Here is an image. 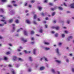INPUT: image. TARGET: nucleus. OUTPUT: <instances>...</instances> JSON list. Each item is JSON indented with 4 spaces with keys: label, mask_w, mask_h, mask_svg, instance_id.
<instances>
[{
    "label": "nucleus",
    "mask_w": 74,
    "mask_h": 74,
    "mask_svg": "<svg viewBox=\"0 0 74 74\" xmlns=\"http://www.w3.org/2000/svg\"><path fill=\"white\" fill-rule=\"evenodd\" d=\"M66 62H69V60L66 59Z\"/></svg>",
    "instance_id": "680f3d73"
},
{
    "label": "nucleus",
    "mask_w": 74,
    "mask_h": 74,
    "mask_svg": "<svg viewBox=\"0 0 74 74\" xmlns=\"http://www.w3.org/2000/svg\"><path fill=\"white\" fill-rule=\"evenodd\" d=\"M27 3H25V6H27Z\"/></svg>",
    "instance_id": "79ce46f5"
},
{
    "label": "nucleus",
    "mask_w": 74,
    "mask_h": 74,
    "mask_svg": "<svg viewBox=\"0 0 74 74\" xmlns=\"http://www.w3.org/2000/svg\"><path fill=\"white\" fill-rule=\"evenodd\" d=\"M13 20L12 19L10 20L9 21V23H12Z\"/></svg>",
    "instance_id": "f3484780"
},
{
    "label": "nucleus",
    "mask_w": 74,
    "mask_h": 74,
    "mask_svg": "<svg viewBox=\"0 0 74 74\" xmlns=\"http://www.w3.org/2000/svg\"><path fill=\"white\" fill-rule=\"evenodd\" d=\"M62 43H59V45H62Z\"/></svg>",
    "instance_id": "3c124183"
},
{
    "label": "nucleus",
    "mask_w": 74,
    "mask_h": 74,
    "mask_svg": "<svg viewBox=\"0 0 74 74\" xmlns=\"http://www.w3.org/2000/svg\"><path fill=\"white\" fill-rule=\"evenodd\" d=\"M38 8L39 9V11H41L42 9V7L40 6L38 7Z\"/></svg>",
    "instance_id": "423d86ee"
},
{
    "label": "nucleus",
    "mask_w": 74,
    "mask_h": 74,
    "mask_svg": "<svg viewBox=\"0 0 74 74\" xmlns=\"http://www.w3.org/2000/svg\"><path fill=\"white\" fill-rule=\"evenodd\" d=\"M4 24H0V26H4Z\"/></svg>",
    "instance_id": "864d4df0"
},
{
    "label": "nucleus",
    "mask_w": 74,
    "mask_h": 74,
    "mask_svg": "<svg viewBox=\"0 0 74 74\" xmlns=\"http://www.w3.org/2000/svg\"><path fill=\"white\" fill-rule=\"evenodd\" d=\"M28 71H29V72H30V71H31V69H29V70H28Z\"/></svg>",
    "instance_id": "5fc2aeb1"
},
{
    "label": "nucleus",
    "mask_w": 74,
    "mask_h": 74,
    "mask_svg": "<svg viewBox=\"0 0 74 74\" xmlns=\"http://www.w3.org/2000/svg\"><path fill=\"white\" fill-rule=\"evenodd\" d=\"M34 43V42H31V44H33Z\"/></svg>",
    "instance_id": "37998d69"
},
{
    "label": "nucleus",
    "mask_w": 74,
    "mask_h": 74,
    "mask_svg": "<svg viewBox=\"0 0 74 74\" xmlns=\"http://www.w3.org/2000/svg\"><path fill=\"white\" fill-rule=\"evenodd\" d=\"M15 22L17 23H19V21L18 20H16L15 21Z\"/></svg>",
    "instance_id": "5701e85b"
},
{
    "label": "nucleus",
    "mask_w": 74,
    "mask_h": 74,
    "mask_svg": "<svg viewBox=\"0 0 74 74\" xmlns=\"http://www.w3.org/2000/svg\"><path fill=\"white\" fill-rule=\"evenodd\" d=\"M8 66L9 67H12V65L11 64H9L8 65Z\"/></svg>",
    "instance_id": "a19ab883"
},
{
    "label": "nucleus",
    "mask_w": 74,
    "mask_h": 74,
    "mask_svg": "<svg viewBox=\"0 0 74 74\" xmlns=\"http://www.w3.org/2000/svg\"><path fill=\"white\" fill-rule=\"evenodd\" d=\"M40 33H42V29H41L39 31Z\"/></svg>",
    "instance_id": "a878e982"
},
{
    "label": "nucleus",
    "mask_w": 74,
    "mask_h": 74,
    "mask_svg": "<svg viewBox=\"0 0 74 74\" xmlns=\"http://www.w3.org/2000/svg\"><path fill=\"white\" fill-rule=\"evenodd\" d=\"M44 44H45L46 45H49V43L47 42H44Z\"/></svg>",
    "instance_id": "2eb2a0df"
},
{
    "label": "nucleus",
    "mask_w": 74,
    "mask_h": 74,
    "mask_svg": "<svg viewBox=\"0 0 74 74\" xmlns=\"http://www.w3.org/2000/svg\"><path fill=\"white\" fill-rule=\"evenodd\" d=\"M17 59V57L16 56H13V60L14 61H15V60H16V59Z\"/></svg>",
    "instance_id": "20e7f679"
},
{
    "label": "nucleus",
    "mask_w": 74,
    "mask_h": 74,
    "mask_svg": "<svg viewBox=\"0 0 74 74\" xmlns=\"http://www.w3.org/2000/svg\"><path fill=\"white\" fill-rule=\"evenodd\" d=\"M64 32L65 33H66V34H68V31H64Z\"/></svg>",
    "instance_id": "c9c22d12"
},
{
    "label": "nucleus",
    "mask_w": 74,
    "mask_h": 74,
    "mask_svg": "<svg viewBox=\"0 0 74 74\" xmlns=\"http://www.w3.org/2000/svg\"><path fill=\"white\" fill-rule=\"evenodd\" d=\"M8 7H10V8L12 7V6L10 5H8L7 6Z\"/></svg>",
    "instance_id": "c756f323"
},
{
    "label": "nucleus",
    "mask_w": 74,
    "mask_h": 74,
    "mask_svg": "<svg viewBox=\"0 0 74 74\" xmlns=\"http://www.w3.org/2000/svg\"><path fill=\"white\" fill-rule=\"evenodd\" d=\"M41 15H42V16H44V13L43 12H42V13H41Z\"/></svg>",
    "instance_id": "58836bf2"
},
{
    "label": "nucleus",
    "mask_w": 74,
    "mask_h": 74,
    "mask_svg": "<svg viewBox=\"0 0 74 74\" xmlns=\"http://www.w3.org/2000/svg\"><path fill=\"white\" fill-rule=\"evenodd\" d=\"M56 62H57V63H60L61 61H59V60H56Z\"/></svg>",
    "instance_id": "4468645a"
},
{
    "label": "nucleus",
    "mask_w": 74,
    "mask_h": 74,
    "mask_svg": "<svg viewBox=\"0 0 74 74\" xmlns=\"http://www.w3.org/2000/svg\"><path fill=\"white\" fill-rule=\"evenodd\" d=\"M31 34H34V31H32L31 32Z\"/></svg>",
    "instance_id": "6ab92c4d"
},
{
    "label": "nucleus",
    "mask_w": 74,
    "mask_h": 74,
    "mask_svg": "<svg viewBox=\"0 0 74 74\" xmlns=\"http://www.w3.org/2000/svg\"><path fill=\"white\" fill-rule=\"evenodd\" d=\"M53 23H56V21L54 20L53 21Z\"/></svg>",
    "instance_id": "a18cd8bd"
},
{
    "label": "nucleus",
    "mask_w": 74,
    "mask_h": 74,
    "mask_svg": "<svg viewBox=\"0 0 74 74\" xmlns=\"http://www.w3.org/2000/svg\"><path fill=\"white\" fill-rule=\"evenodd\" d=\"M20 48L21 49H23V48L21 46H20Z\"/></svg>",
    "instance_id": "338daca9"
},
{
    "label": "nucleus",
    "mask_w": 74,
    "mask_h": 74,
    "mask_svg": "<svg viewBox=\"0 0 74 74\" xmlns=\"http://www.w3.org/2000/svg\"><path fill=\"white\" fill-rule=\"evenodd\" d=\"M33 23H34V24H35V25L37 24V23H36V21H33Z\"/></svg>",
    "instance_id": "cd10ccee"
},
{
    "label": "nucleus",
    "mask_w": 74,
    "mask_h": 74,
    "mask_svg": "<svg viewBox=\"0 0 74 74\" xmlns=\"http://www.w3.org/2000/svg\"><path fill=\"white\" fill-rule=\"evenodd\" d=\"M12 73L13 74H15V71H12Z\"/></svg>",
    "instance_id": "4c0bfd02"
},
{
    "label": "nucleus",
    "mask_w": 74,
    "mask_h": 74,
    "mask_svg": "<svg viewBox=\"0 0 74 74\" xmlns=\"http://www.w3.org/2000/svg\"><path fill=\"white\" fill-rule=\"evenodd\" d=\"M47 0H45L44 1L45 3H47Z\"/></svg>",
    "instance_id": "603ef678"
},
{
    "label": "nucleus",
    "mask_w": 74,
    "mask_h": 74,
    "mask_svg": "<svg viewBox=\"0 0 74 74\" xmlns=\"http://www.w3.org/2000/svg\"><path fill=\"white\" fill-rule=\"evenodd\" d=\"M26 22H27V23L28 24H30V21H29V20H27L26 21Z\"/></svg>",
    "instance_id": "1a4fd4ad"
},
{
    "label": "nucleus",
    "mask_w": 74,
    "mask_h": 74,
    "mask_svg": "<svg viewBox=\"0 0 74 74\" xmlns=\"http://www.w3.org/2000/svg\"><path fill=\"white\" fill-rule=\"evenodd\" d=\"M29 59L30 60V61H31V62H32L33 61V60H32V58L31 57H30L29 58Z\"/></svg>",
    "instance_id": "ddd939ff"
},
{
    "label": "nucleus",
    "mask_w": 74,
    "mask_h": 74,
    "mask_svg": "<svg viewBox=\"0 0 74 74\" xmlns=\"http://www.w3.org/2000/svg\"><path fill=\"white\" fill-rule=\"evenodd\" d=\"M51 10L52 11H53L55 10V9H54V8H51Z\"/></svg>",
    "instance_id": "ea45409f"
},
{
    "label": "nucleus",
    "mask_w": 74,
    "mask_h": 74,
    "mask_svg": "<svg viewBox=\"0 0 74 74\" xmlns=\"http://www.w3.org/2000/svg\"><path fill=\"white\" fill-rule=\"evenodd\" d=\"M62 37H65V35H64V34H62Z\"/></svg>",
    "instance_id": "f704fd0d"
},
{
    "label": "nucleus",
    "mask_w": 74,
    "mask_h": 74,
    "mask_svg": "<svg viewBox=\"0 0 74 74\" xmlns=\"http://www.w3.org/2000/svg\"><path fill=\"white\" fill-rule=\"evenodd\" d=\"M52 29H56V30H58L59 29V26H57L56 27H52Z\"/></svg>",
    "instance_id": "f257e3e1"
},
{
    "label": "nucleus",
    "mask_w": 74,
    "mask_h": 74,
    "mask_svg": "<svg viewBox=\"0 0 74 74\" xmlns=\"http://www.w3.org/2000/svg\"><path fill=\"white\" fill-rule=\"evenodd\" d=\"M70 38H71V39L73 38V36H69L68 38V41H69V40H70Z\"/></svg>",
    "instance_id": "9d476101"
},
{
    "label": "nucleus",
    "mask_w": 74,
    "mask_h": 74,
    "mask_svg": "<svg viewBox=\"0 0 74 74\" xmlns=\"http://www.w3.org/2000/svg\"><path fill=\"white\" fill-rule=\"evenodd\" d=\"M4 60H7L8 59L7 57H5L4 58Z\"/></svg>",
    "instance_id": "473e14b6"
},
{
    "label": "nucleus",
    "mask_w": 74,
    "mask_h": 74,
    "mask_svg": "<svg viewBox=\"0 0 74 74\" xmlns=\"http://www.w3.org/2000/svg\"><path fill=\"white\" fill-rule=\"evenodd\" d=\"M70 20L67 21V23H68V24H69V23H70Z\"/></svg>",
    "instance_id": "e433bc0d"
},
{
    "label": "nucleus",
    "mask_w": 74,
    "mask_h": 74,
    "mask_svg": "<svg viewBox=\"0 0 74 74\" xmlns=\"http://www.w3.org/2000/svg\"><path fill=\"white\" fill-rule=\"evenodd\" d=\"M24 34L25 36H27V31H24Z\"/></svg>",
    "instance_id": "39448f33"
},
{
    "label": "nucleus",
    "mask_w": 74,
    "mask_h": 74,
    "mask_svg": "<svg viewBox=\"0 0 74 74\" xmlns=\"http://www.w3.org/2000/svg\"><path fill=\"white\" fill-rule=\"evenodd\" d=\"M21 39L22 40V41L24 42H27V40H25V39L24 38H22Z\"/></svg>",
    "instance_id": "6e6552de"
},
{
    "label": "nucleus",
    "mask_w": 74,
    "mask_h": 74,
    "mask_svg": "<svg viewBox=\"0 0 74 74\" xmlns=\"http://www.w3.org/2000/svg\"><path fill=\"white\" fill-rule=\"evenodd\" d=\"M3 2H5V1H6V0H1Z\"/></svg>",
    "instance_id": "49530a36"
},
{
    "label": "nucleus",
    "mask_w": 74,
    "mask_h": 74,
    "mask_svg": "<svg viewBox=\"0 0 74 74\" xmlns=\"http://www.w3.org/2000/svg\"><path fill=\"white\" fill-rule=\"evenodd\" d=\"M58 35H58V34H56L55 35V37H58Z\"/></svg>",
    "instance_id": "bb28decb"
},
{
    "label": "nucleus",
    "mask_w": 74,
    "mask_h": 74,
    "mask_svg": "<svg viewBox=\"0 0 74 74\" xmlns=\"http://www.w3.org/2000/svg\"><path fill=\"white\" fill-rule=\"evenodd\" d=\"M19 60H21V61H22L23 60L21 58H18Z\"/></svg>",
    "instance_id": "72a5a7b5"
},
{
    "label": "nucleus",
    "mask_w": 74,
    "mask_h": 74,
    "mask_svg": "<svg viewBox=\"0 0 74 74\" xmlns=\"http://www.w3.org/2000/svg\"><path fill=\"white\" fill-rule=\"evenodd\" d=\"M45 27L46 28H47L48 27V25H45Z\"/></svg>",
    "instance_id": "c03bdc74"
},
{
    "label": "nucleus",
    "mask_w": 74,
    "mask_h": 74,
    "mask_svg": "<svg viewBox=\"0 0 74 74\" xmlns=\"http://www.w3.org/2000/svg\"><path fill=\"white\" fill-rule=\"evenodd\" d=\"M32 40H34V38H31Z\"/></svg>",
    "instance_id": "0e129e2a"
},
{
    "label": "nucleus",
    "mask_w": 74,
    "mask_h": 74,
    "mask_svg": "<svg viewBox=\"0 0 74 74\" xmlns=\"http://www.w3.org/2000/svg\"><path fill=\"white\" fill-rule=\"evenodd\" d=\"M72 71L73 72H74V69H72Z\"/></svg>",
    "instance_id": "774afa93"
},
{
    "label": "nucleus",
    "mask_w": 74,
    "mask_h": 74,
    "mask_svg": "<svg viewBox=\"0 0 74 74\" xmlns=\"http://www.w3.org/2000/svg\"><path fill=\"white\" fill-rule=\"evenodd\" d=\"M10 52H8L6 53V55H10Z\"/></svg>",
    "instance_id": "412c9836"
},
{
    "label": "nucleus",
    "mask_w": 74,
    "mask_h": 74,
    "mask_svg": "<svg viewBox=\"0 0 74 74\" xmlns=\"http://www.w3.org/2000/svg\"><path fill=\"white\" fill-rule=\"evenodd\" d=\"M36 49H34L33 50V53L34 55H36Z\"/></svg>",
    "instance_id": "9b49d317"
},
{
    "label": "nucleus",
    "mask_w": 74,
    "mask_h": 74,
    "mask_svg": "<svg viewBox=\"0 0 74 74\" xmlns=\"http://www.w3.org/2000/svg\"><path fill=\"white\" fill-rule=\"evenodd\" d=\"M1 21H2V22H5V20H1Z\"/></svg>",
    "instance_id": "bf43d9fd"
},
{
    "label": "nucleus",
    "mask_w": 74,
    "mask_h": 74,
    "mask_svg": "<svg viewBox=\"0 0 74 74\" xmlns=\"http://www.w3.org/2000/svg\"><path fill=\"white\" fill-rule=\"evenodd\" d=\"M0 12H4V10L2 9H0Z\"/></svg>",
    "instance_id": "dca6fc26"
},
{
    "label": "nucleus",
    "mask_w": 74,
    "mask_h": 74,
    "mask_svg": "<svg viewBox=\"0 0 74 74\" xmlns=\"http://www.w3.org/2000/svg\"><path fill=\"white\" fill-rule=\"evenodd\" d=\"M56 51L58 54H59V49H57L56 50Z\"/></svg>",
    "instance_id": "f8f14e48"
},
{
    "label": "nucleus",
    "mask_w": 74,
    "mask_h": 74,
    "mask_svg": "<svg viewBox=\"0 0 74 74\" xmlns=\"http://www.w3.org/2000/svg\"><path fill=\"white\" fill-rule=\"evenodd\" d=\"M38 21H40V18H38Z\"/></svg>",
    "instance_id": "69168bd1"
},
{
    "label": "nucleus",
    "mask_w": 74,
    "mask_h": 74,
    "mask_svg": "<svg viewBox=\"0 0 74 74\" xmlns=\"http://www.w3.org/2000/svg\"><path fill=\"white\" fill-rule=\"evenodd\" d=\"M49 4L50 5H51V6H52V5H53V4L52 3H49Z\"/></svg>",
    "instance_id": "b1692460"
},
{
    "label": "nucleus",
    "mask_w": 74,
    "mask_h": 74,
    "mask_svg": "<svg viewBox=\"0 0 74 74\" xmlns=\"http://www.w3.org/2000/svg\"><path fill=\"white\" fill-rule=\"evenodd\" d=\"M24 52H25V53H30V52H31L30 51H26V50H25L24 51Z\"/></svg>",
    "instance_id": "0eeeda50"
},
{
    "label": "nucleus",
    "mask_w": 74,
    "mask_h": 74,
    "mask_svg": "<svg viewBox=\"0 0 74 74\" xmlns=\"http://www.w3.org/2000/svg\"><path fill=\"white\" fill-rule=\"evenodd\" d=\"M58 8L60 10H63V8L61 7H58Z\"/></svg>",
    "instance_id": "a211bd4d"
},
{
    "label": "nucleus",
    "mask_w": 74,
    "mask_h": 74,
    "mask_svg": "<svg viewBox=\"0 0 74 74\" xmlns=\"http://www.w3.org/2000/svg\"><path fill=\"white\" fill-rule=\"evenodd\" d=\"M45 69V67H44L42 66L40 68V70L41 71H42V70H44Z\"/></svg>",
    "instance_id": "7ed1b4c3"
},
{
    "label": "nucleus",
    "mask_w": 74,
    "mask_h": 74,
    "mask_svg": "<svg viewBox=\"0 0 74 74\" xmlns=\"http://www.w3.org/2000/svg\"><path fill=\"white\" fill-rule=\"evenodd\" d=\"M55 12H53L52 13V16H54V15H55Z\"/></svg>",
    "instance_id": "c85d7f7f"
},
{
    "label": "nucleus",
    "mask_w": 74,
    "mask_h": 74,
    "mask_svg": "<svg viewBox=\"0 0 74 74\" xmlns=\"http://www.w3.org/2000/svg\"><path fill=\"white\" fill-rule=\"evenodd\" d=\"M70 7L72 8H74V3L70 5Z\"/></svg>",
    "instance_id": "f03ea898"
},
{
    "label": "nucleus",
    "mask_w": 74,
    "mask_h": 74,
    "mask_svg": "<svg viewBox=\"0 0 74 74\" xmlns=\"http://www.w3.org/2000/svg\"><path fill=\"white\" fill-rule=\"evenodd\" d=\"M51 33L52 34H53L54 33H55V32H54V31H52V32H51Z\"/></svg>",
    "instance_id": "4d7b16f0"
},
{
    "label": "nucleus",
    "mask_w": 74,
    "mask_h": 74,
    "mask_svg": "<svg viewBox=\"0 0 74 74\" xmlns=\"http://www.w3.org/2000/svg\"><path fill=\"white\" fill-rule=\"evenodd\" d=\"M36 17H37V14H35L34 16V19H36Z\"/></svg>",
    "instance_id": "4be33fe9"
},
{
    "label": "nucleus",
    "mask_w": 74,
    "mask_h": 74,
    "mask_svg": "<svg viewBox=\"0 0 74 74\" xmlns=\"http://www.w3.org/2000/svg\"><path fill=\"white\" fill-rule=\"evenodd\" d=\"M44 59H45V60H46V61L47 62H48V60H47V59L46 58H45V57H44Z\"/></svg>",
    "instance_id": "393cba45"
},
{
    "label": "nucleus",
    "mask_w": 74,
    "mask_h": 74,
    "mask_svg": "<svg viewBox=\"0 0 74 74\" xmlns=\"http://www.w3.org/2000/svg\"><path fill=\"white\" fill-rule=\"evenodd\" d=\"M21 31V29H19L17 30V32H20V31Z\"/></svg>",
    "instance_id": "de8ad7c7"
},
{
    "label": "nucleus",
    "mask_w": 74,
    "mask_h": 74,
    "mask_svg": "<svg viewBox=\"0 0 74 74\" xmlns=\"http://www.w3.org/2000/svg\"><path fill=\"white\" fill-rule=\"evenodd\" d=\"M45 19H46V20H48V17H46V18H45Z\"/></svg>",
    "instance_id": "e2e57ef3"
},
{
    "label": "nucleus",
    "mask_w": 74,
    "mask_h": 74,
    "mask_svg": "<svg viewBox=\"0 0 74 74\" xmlns=\"http://www.w3.org/2000/svg\"><path fill=\"white\" fill-rule=\"evenodd\" d=\"M64 5H65V6H67V5H66V4L65 3H64Z\"/></svg>",
    "instance_id": "6e6d98bb"
},
{
    "label": "nucleus",
    "mask_w": 74,
    "mask_h": 74,
    "mask_svg": "<svg viewBox=\"0 0 74 74\" xmlns=\"http://www.w3.org/2000/svg\"><path fill=\"white\" fill-rule=\"evenodd\" d=\"M14 6L15 7H16V6H17V5H16V4H14Z\"/></svg>",
    "instance_id": "09e8293b"
},
{
    "label": "nucleus",
    "mask_w": 74,
    "mask_h": 74,
    "mask_svg": "<svg viewBox=\"0 0 74 74\" xmlns=\"http://www.w3.org/2000/svg\"><path fill=\"white\" fill-rule=\"evenodd\" d=\"M9 45H10V46L11 47L12 46V45L11 44H9Z\"/></svg>",
    "instance_id": "052dcab7"
},
{
    "label": "nucleus",
    "mask_w": 74,
    "mask_h": 74,
    "mask_svg": "<svg viewBox=\"0 0 74 74\" xmlns=\"http://www.w3.org/2000/svg\"><path fill=\"white\" fill-rule=\"evenodd\" d=\"M45 49L46 50H49V49H50V48H49L46 47L45 48Z\"/></svg>",
    "instance_id": "7c9ffc66"
},
{
    "label": "nucleus",
    "mask_w": 74,
    "mask_h": 74,
    "mask_svg": "<svg viewBox=\"0 0 74 74\" xmlns=\"http://www.w3.org/2000/svg\"><path fill=\"white\" fill-rule=\"evenodd\" d=\"M29 7H30V8H31V7H32V5H29Z\"/></svg>",
    "instance_id": "8fccbe9b"
},
{
    "label": "nucleus",
    "mask_w": 74,
    "mask_h": 74,
    "mask_svg": "<svg viewBox=\"0 0 74 74\" xmlns=\"http://www.w3.org/2000/svg\"><path fill=\"white\" fill-rule=\"evenodd\" d=\"M34 1H35L34 0H32L31 1V3H34Z\"/></svg>",
    "instance_id": "2f4dec72"
},
{
    "label": "nucleus",
    "mask_w": 74,
    "mask_h": 74,
    "mask_svg": "<svg viewBox=\"0 0 74 74\" xmlns=\"http://www.w3.org/2000/svg\"><path fill=\"white\" fill-rule=\"evenodd\" d=\"M2 19H5V17H3Z\"/></svg>",
    "instance_id": "13d9d810"
},
{
    "label": "nucleus",
    "mask_w": 74,
    "mask_h": 74,
    "mask_svg": "<svg viewBox=\"0 0 74 74\" xmlns=\"http://www.w3.org/2000/svg\"><path fill=\"white\" fill-rule=\"evenodd\" d=\"M51 71L52 72H53V73H55V70H54L53 69H51Z\"/></svg>",
    "instance_id": "aec40b11"
}]
</instances>
